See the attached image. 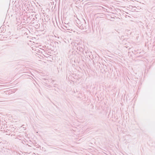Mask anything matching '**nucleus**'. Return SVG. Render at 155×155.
Masks as SVG:
<instances>
[{
  "mask_svg": "<svg viewBox=\"0 0 155 155\" xmlns=\"http://www.w3.org/2000/svg\"><path fill=\"white\" fill-rule=\"evenodd\" d=\"M47 87L49 88H52V86H51L50 85H47Z\"/></svg>",
  "mask_w": 155,
  "mask_h": 155,
  "instance_id": "7ed1b4c3",
  "label": "nucleus"
},
{
  "mask_svg": "<svg viewBox=\"0 0 155 155\" xmlns=\"http://www.w3.org/2000/svg\"><path fill=\"white\" fill-rule=\"evenodd\" d=\"M86 4H85L84 6V9H85V8L86 7Z\"/></svg>",
  "mask_w": 155,
  "mask_h": 155,
  "instance_id": "423d86ee",
  "label": "nucleus"
},
{
  "mask_svg": "<svg viewBox=\"0 0 155 155\" xmlns=\"http://www.w3.org/2000/svg\"><path fill=\"white\" fill-rule=\"evenodd\" d=\"M21 100V99H18V101H20V100Z\"/></svg>",
  "mask_w": 155,
  "mask_h": 155,
  "instance_id": "0eeeda50",
  "label": "nucleus"
},
{
  "mask_svg": "<svg viewBox=\"0 0 155 155\" xmlns=\"http://www.w3.org/2000/svg\"><path fill=\"white\" fill-rule=\"evenodd\" d=\"M33 19L35 20V19L34 18H33Z\"/></svg>",
  "mask_w": 155,
  "mask_h": 155,
  "instance_id": "1a4fd4ad",
  "label": "nucleus"
},
{
  "mask_svg": "<svg viewBox=\"0 0 155 155\" xmlns=\"http://www.w3.org/2000/svg\"><path fill=\"white\" fill-rule=\"evenodd\" d=\"M78 27L80 29L82 30L83 32H86L87 31V25L86 24L85 21L84 20V22L81 24L80 25L78 24Z\"/></svg>",
  "mask_w": 155,
  "mask_h": 155,
  "instance_id": "f257e3e1",
  "label": "nucleus"
},
{
  "mask_svg": "<svg viewBox=\"0 0 155 155\" xmlns=\"http://www.w3.org/2000/svg\"><path fill=\"white\" fill-rule=\"evenodd\" d=\"M64 27L65 28H64L65 30H70V31H73V27L69 23H64V25H63Z\"/></svg>",
  "mask_w": 155,
  "mask_h": 155,
  "instance_id": "f03ea898",
  "label": "nucleus"
},
{
  "mask_svg": "<svg viewBox=\"0 0 155 155\" xmlns=\"http://www.w3.org/2000/svg\"><path fill=\"white\" fill-rule=\"evenodd\" d=\"M3 124H2L1 125V123H0V129H2V128H3Z\"/></svg>",
  "mask_w": 155,
  "mask_h": 155,
  "instance_id": "20e7f679",
  "label": "nucleus"
},
{
  "mask_svg": "<svg viewBox=\"0 0 155 155\" xmlns=\"http://www.w3.org/2000/svg\"><path fill=\"white\" fill-rule=\"evenodd\" d=\"M50 81H48L49 82H50L51 83H52L53 84V82H54V81L53 80H52L51 79L49 80Z\"/></svg>",
  "mask_w": 155,
  "mask_h": 155,
  "instance_id": "39448f33",
  "label": "nucleus"
},
{
  "mask_svg": "<svg viewBox=\"0 0 155 155\" xmlns=\"http://www.w3.org/2000/svg\"><path fill=\"white\" fill-rule=\"evenodd\" d=\"M36 15H35V17H36Z\"/></svg>",
  "mask_w": 155,
  "mask_h": 155,
  "instance_id": "6e6552de",
  "label": "nucleus"
}]
</instances>
